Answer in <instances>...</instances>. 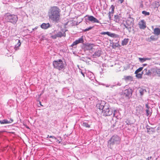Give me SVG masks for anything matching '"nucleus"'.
Here are the masks:
<instances>
[{
	"label": "nucleus",
	"instance_id": "obj_1",
	"mask_svg": "<svg viewBox=\"0 0 160 160\" xmlns=\"http://www.w3.org/2000/svg\"><path fill=\"white\" fill-rule=\"evenodd\" d=\"M60 10L58 7L53 6L51 7L48 12L50 20L53 22H58L60 18Z\"/></svg>",
	"mask_w": 160,
	"mask_h": 160
},
{
	"label": "nucleus",
	"instance_id": "obj_2",
	"mask_svg": "<svg viewBox=\"0 0 160 160\" xmlns=\"http://www.w3.org/2000/svg\"><path fill=\"white\" fill-rule=\"evenodd\" d=\"M18 17L17 15L12 14L9 13L6 14L5 19L8 22H10L14 24L16 23L18 20Z\"/></svg>",
	"mask_w": 160,
	"mask_h": 160
},
{
	"label": "nucleus",
	"instance_id": "obj_3",
	"mask_svg": "<svg viewBox=\"0 0 160 160\" xmlns=\"http://www.w3.org/2000/svg\"><path fill=\"white\" fill-rule=\"evenodd\" d=\"M53 65L54 68L61 70L64 68V64L62 61L61 59L58 60H55L53 62Z\"/></svg>",
	"mask_w": 160,
	"mask_h": 160
},
{
	"label": "nucleus",
	"instance_id": "obj_4",
	"mask_svg": "<svg viewBox=\"0 0 160 160\" xmlns=\"http://www.w3.org/2000/svg\"><path fill=\"white\" fill-rule=\"evenodd\" d=\"M51 38L53 39H55L57 38H60L62 36H65L66 34L64 32L62 33L61 32H58L57 34L55 33V32L51 33Z\"/></svg>",
	"mask_w": 160,
	"mask_h": 160
},
{
	"label": "nucleus",
	"instance_id": "obj_5",
	"mask_svg": "<svg viewBox=\"0 0 160 160\" xmlns=\"http://www.w3.org/2000/svg\"><path fill=\"white\" fill-rule=\"evenodd\" d=\"M125 22L131 30L132 27L134 25V20L133 18L131 17H129L126 21Z\"/></svg>",
	"mask_w": 160,
	"mask_h": 160
},
{
	"label": "nucleus",
	"instance_id": "obj_6",
	"mask_svg": "<svg viewBox=\"0 0 160 160\" xmlns=\"http://www.w3.org/2000/svg\"><path fill=\"white\" fill-rule=\"evenodd\" d=\"M103 115L105 116H110L112 114V110L109 108H106L102 111Z\"/></svg>",
	"mask_w": 160,
	"mask_h": 160
},
{
	"label": "nucleus",
	"instance_id": "obj_7",
	"mask_svg": "<svg viewBox=\"0 0 160 160\" xmlns=\"http://www.w3.org/2000/svg\"><path fill=\"white\" fill-rule=\"evenodd\" d=\"M84 42L83 37H82L81 38H79L78 40H76L75 41L73 42L71 45V46L73 47L80 43H83Z\"/></svg>",
	"mask_w": 160,
	"mask_h": 160
},
{
	"label": "nucleus",
	"instance_id": "obj_8",
	"mask_svg": "<svg viewBox=\"0 0 160 160\" xmlns=\"http://www.w3.org/2000/svg\"><path fill=\"white\" fill-rule=\"evenodd\" d=\"M138 25L141 29H144L146 27V23L143 20H141L139 22Z\"/></svg>",
	"mask_w": 160,
	"mask_h": 160
},
{
	"label": "nucleus",
	"instance_id": "obj_9",
	"mask_svg": "<svg viewBox=\"0 0 160 160\" xmlns=\"http://www.w3.org/2000/svg\"><path fill=\"white\" fill-rule=\"evenodd\" d=\"M88 20L91 22H92L93 23L97 22V23H99V22L98 20L96 19V18H94L93 16H88Z\"/></svg>",
	"mask_w": 160,
	"mask_h": 160
},
{
	"label": "nucleus",
	"instance_id": "obj_10",
	"mask_svg": "<svg viewBox=\"0 0 160 160\" xmlns=\"http://www.w3.org/2000/svg\"><path fill=\"white\" fill-rule=\"evenodd\" d=\"M101 54V51L100 50H98L96 51L94 54L92 55L93 58H97L100 56Z\"/></svg>",
	"mask_w": 160,
	"mask_h": 160
},
{
	"label": "nucleus",
	"instance_id": "obj_11",
	"mask_svg": "<svg viewBox=\"0 0 160 160\" xmlns=\"http://www.w3.org/2000/svg\"><path fill=\"white\" fill-rule=\"evenodd\" d=\"M96 107L97 109H98L100 110H103V109L105 108L104 106L103 105V104L102 103H98L96 105Z\"/></svg>",
	"mask_w": 160,
	"mask_h": 160
},
{
	"label": "nucleus",
	"instance_id": "obj_12",
	"mask_svg": "<svg viewBox=\"0 0 160 160\" xmlns=\"http://www.w3.org/2000/svg\"><path fill=\"white\" fill-rule=\"evenodd\" d=\"M132 95L131 90L129 89H126L125 90L124 95L126 97H128Z\"/></svg>",
	"mask_w": 160,
	"mask_h": 160
},
{
	"label": "nucleus",
	"instance_id": "obj_13",
	"mask_svg": "<svg viewBox=\"0 0 160 160\" xmlns=\"http://www.w3.org/2000/svg\"><path fill=\"white\" fill-rule=\"evenodd\" d=\"M15 41L16 42H17V43L15 45L14 48L16 51L19 49V48L20 46L21 43L20 40L16 39Z\"/></svg>",
	"mask_w": 160,
	"mask_h": 160
},
{
	"label": "nucleus",
	"instance_id": "obj_14",
	"mask_svg": "<svg viewBox=\"0 0 160 160\" xmlns=\"http://www.w3.org/2000/svg\"><path fill=\"white\" fill-rule=\"evenodd\" d=\"M13 121V120L12 119H11L9 121H8L7 119H4L0 121V123L1 124H7L10 123Z\"/></svg>",
	"mask_w": 160,
	"mask_h": 160
},
{
	"label": "nucleus",
	"instance_id": "obj_15",
	"mask_svg": "<svg viewBox=\"0 0 160 160\" xmlns=\"http://www.w3.org/2000/svg\"><path fill=\"white\" fill-rule=\"evenodd\" d=\"M147 132L149 134H152V133L155 132V130L153 128H149L148 126L146 127Z\"/></svg>",
	"mask_w": 160,
	"mask_h": 160
},
{
	"label": "nucleus",
	"instance_id": "obj_16",
	"mask_svg": "<svg viewBox=\"0 0 160 160\" xmlns=\"http://www.w3.org/2000/svg\"><path fill=\"white\" fill-rule=\"evenodd\" d=\"M41 27L42 29H47L50 27V25L48 23H43L41 25Z\"/></svg>",
	"mask_w": 160,
	"mask_h": 160
},
{
	"label": "nucleus",
	"instance_id": "obj_17",
	"mask_svg": "<svg viewBox=\"0 0 160 160\" xmlns=\"http://www.w3.org/2000/svg\"><path fill=\"white\" fill-rule=\"evenodd\" d=\"M154 33L157 35L160 34V29L158 28H156L154 29Z\"/></svg>",
	"mask_w": 160,
	"mask_h": 160
},
{
	"label": "nucleus",
	"instance_id": "obj_18",
	"mask_svg": "<svg viewBox=\"0 0 160 160\" xmlns=\"http://www.w3.org/2000/svg\"><path fill=\"white\" fill-rule=\"evenodd\" d=\"M128 39L125 38L123 39L122 42V46L126 45L128 41Z\"/></svg>",
	"mask_w": 160,
	"mask_h": 160
},
{
	"label": "nucleus",
	"instance_id": "obj_19",
	"mask_svg": "<svg viewBox=\"0 0 160 160\" xmlns=\"http://www.w3.org/2000/svg\"><path fill=\"white\" fill-rule=\"evenodd\" d=\"M151 59L149 58H139V60L141 62H143L147 60H150Z\"/></svg>",
	"mask_w": 160,
	"mask_h": 160
},
{
	"label": "nucleus",
	"instance_id": "obj_20",
	"mask_svg": "<svg viewBox=\"0 0 160 160\" xmlns=\"http://www.w3.org/2000/svg\"><path fill=\"white\" fill-rule=\"evenodd\" d=\"M109 36L114 38H119V35L114 33H111L110 32Z\"/></svg>",
	"mask_w": 160,
	"mask_h": 160
},
{
	"label": "nucleus",
	"instance_id": "obj_21",
	"mask_svg": "<svg viewBox=\"0 0 160 160\" xmlns=\"http://www.w3.org/2000/svg\"><path fill=\"white\" fill-rule=\"evenodd\" d=\"M114 21L116 22H119L120 21L119 17L117 15H115L114 16Z\"/></svg>",
	"mask_w": 160,
	"mask_h": 160
},
{
	"label": "nucleus",
	"instance_id": "obj_22",
	"mask_svg": "<svg viewBox=\"0 0 160 160\" xmlns=\"http://www.w3.org/2000/svg\"><path fill=\"white\" fill-rule=\"evenodd\" d=\"M120 139V138L117 135H113L111 139V140H118Z\"/></svg>",
	"mask_w": 160,
	"mask_h": 160
},
{
	"label": "nucleus",
	"instance_id": "obj_23",
	"mask_svg": "<svg viewBox=\"0 0 160 160\" xmlns=\"http://www.w3.org/2000/svg\"><path fill=\"white\" fill-rule=\"evenodd\" d=\"M151 109L150 108H146V115L147 116H148L149 115H150L151 114V111L150 109Z\"/></svg>",
	"mask_w": 160,
	"mask_h": 160
},
{
	"label": "nucleus",
	"instance_id": "obj_24",
	"mask_svg": "<svg viewBox=\"0 0 160 160\" xmlns=\"http://www.w3.org/2000/svg\"><path fill=\"white\" fill-rule=\"evenodd\" d=\"M155 74L157 76L160 77V69H157L155 71Z\"/></svg>",
	"mask_w": 160,
	"mask_h": 160
},
{
	"label": "nucleus",
	"instance_id": "obj_25",
	"mask_svg": "<svg viewBox=\"0 0 160 160\" xmlns=\"http://www.w3.org/2000/svg\"><path fill=\"white\" fill-rule=\"evenodd\" d=\"M155 8H158L160 6L159 2L155 1L153 3Z\"/></svg>",
	"mask_w": 160,
	"mask_h": 160
},
{
	"label": "nucleus",
	"instance_id": "obj_26",
	"mask_svg": "<svg viewBox=\"0 0 160 160\" xmlns=\"http://www.w3.org/2000/svg\"><path fill=\"white\" fill-rule=\"evenodd\" d=\"M143 71H145V74L147 75H150L151 73L150 70H147V69H144Z\"/></svg>",
	"mask_w": 160,
	"mask_h": 160
},
{
	"label": "nucleus",
	"instance_id": "obj_27",
	"mask_svg": "<svg viewBox=\"0 0 160 160\" xmlns=\"http://www.w3.org/2000/svg\"><path fill=\"white\" fill-rule=\"evenodd\" d=\"M122 25H123L124 26L125 28H127V29L129 31V32H130V31H131L129 27L128 26V25H127V24H126V22H125V23H123L122 24Z\"/></svg>",
	"mask_w": 160,
	"mask_h": 160
},
{
	"label": "nucleus",
	"instance_id": "obj_28",
	"mask_svg": "<svg viewBox=\"0 0 160 160\" xmlns=\"http://www.w3.org/2000/svg\"><path fill=\"white\" fill-rule=\"evenodd\" d=\"M143 67H140L139 68H138V69H137L135 72V74H137L139 72H141L142 69Z\"/></svg>",
	"mask_w": 160,
	"mask_h": 160
},
{
	"label": "nucleus",
	"instance_id": "obj_29",
	"mask_svg": "<svg viewBox=\"0 0 160 160\" xmlns=\"http://www.w3.org/2000/svg\"><path fill=\"white\" fill-rule=\"evenodd\" d=\"M82 125L83 127L87 128H88L90 127V125L87 123L85 122H83Z\"/></svg>",
	"mask_w": 160,
	"mask_h": 160
},
{
	"label": "nucleus",
	"instance_id": "obj_30",
	"mask_svg": "<svg viewBox=\"0 0 160 160\" xmlns=\"http://www.w3.org/2000/svg\"><path fill=\"white\" fill-rule=\"evenodd\" d=\"M111 10L110 12H110V13H111L112 16L113 14V13L114 11V6L113 5H112L111 6Z\"/></svg>",
	"mask_w": 160,
	"mask_h": 160
},
{
	"label": "nucleus",
	"instance_id": "obj_31",
	"mask_svg": "<svg viewBox=\"0 0 160 160\" xmlns=\"http://www.w3.org/2000/svg\"><path fill=\"white\" fill-rule=\"evenodd\" d=\"M142 13L145 15V16H148L150 14V13L149 12H147L145 11H143L142 12Z\"/></svg>",
	"mask_w": 160,
	"mask_h": 160
},
{
	"label": "nucleus",
	"instance_id": "obj_32",
	"mask_svg": "<svg viewBox=\"0 0 160 160\" xmlns=\"http://www.w3.org/2000/svg\"><path fill=\"white\" fill-rule=\"evenodd\" d=\"M110 32H102L101 34L102 35H105L107 34L108 36H109L110 34Z\"/></svg>",
	"mask_w": 160,
	"mask_h": 160
},
{
	"label": "nucleus",
	"instance_id": "obj_33",
	"mask_svg": "<svg viewBox=\"0 0 160 160\" xmlns=\"http://www.w3.org/2000/svg\"><path fill=\"white\" fill-rule=\"evenodd\" d=\"M144 90L142 89H140L139 90V92L140 94L141 95H142L143 94L144 92Z\"/></svg>",
	"mask_w": 160,
	"mask_h": 160
},
{
	"label": "nucleus",
	"instance_id": "obj_34",
	"mask_svg": "<svg viewBox=\"0 0 160 160\" xmlns=\"http://www.w3.org/2000/svg\"><path fill=\"white\" fill-rule=\"evenodd\" d=\"M93 28V27H89V28H87L85 29V30H84V32H86V31H89V30L91 29L92 28Z\"/></svg>",
	"mask_w": 160,
	"mask_h": 160
},
{
	"label": "nucleus",
	"instance_id": "obj_35",
	"mask_svg": "<svg viewBox=\"0 0 160 160\" xmlns=\"http://www.w3.org/2000/svg\"><path fill=\"white\" fill-rule=\"evenodd\" d=\"M136 77L137 78H142V74H138L137 73V74H136Z\"/></svg>",
	"mask_w": 160,
	"mask_h": 160
},
{
	"label": "nucleus",
	"instance_id": "obj_36",
	"mask_svg": "<svg viewBox=\"0 0 160 160\" xmlns=\"http://www.w3.org/2000/svg\"><path fill=\"white\" fill-rule=\"evenodd\" d=\"M131 78V76H126V77H125V79L126 80L130 79Z\"/></svg>",
	"mask_w": 160,
	"mask_h": 160
},
{
	"label": "nucleus",
	"instance_id": "obj_37",
	"mask_svg": "<svg viewBox=\"0 0 160 160\" xmlns=\"http://www.w3.org/2000/svg\"><path fill=\"white\" fill-rule=\"evenodd\" d=\"M112 16L111 13H110V12H109L108 13V17H109V18L110 20H111V18Z\"/></svg>",
	"mask_w": 160,
	"mask_h": 160
},
{
	"label": "nucleus",
	"instance_id": "obj_38",
	"mask_svg": "<svg viewBox=\"0 0 160 160\" xmlns=\"http://www.w3.org/2000/svg\"><path fill=\"white\" fill-rule=\"evenodd\" d=\"M150 38L153 40H155V38H154V36H151L150 37Z\"/></svg>",
	"mask_w": 160,
	"mask_h": 160
},
{
	"label": "nucleus",
	"instance_id": "obj_39",
	"mask_svg": "<svg viewBox=\"0 0 160 160\" xmlns=\"http://www.w3.org/2000/svg\"><path fill=\"white\" fill-rule=\"evenodd\" d=\"M145 106L146 108H150L148 106V103H147L145 104Z\"/></svg>",
	"mask_w": 160,
	"mask_h": 160
},
{
	"label": "nucleus",
	"instance_id": "obj_40",
	"mask_svg": "<svg viewBox=\"0 0 160 160\" xmlns=\"http://www.w3.org/2000/svg\"><path fill=\"white\" fill-rule=\"evenodd\" d=\"M124 0H118V2H120V3H122L124 1Z\"/></svg>",
	"mask_w": 160,
	"mask_h": 160
},
{
	"label": "nucleus",
	"instance_id": "obj_41",
	"mask_svg": "<svg viewBox=\"0 0 160 160\" xmlns=\"http://www.w3.org/2000/svg\"><path fill=\"white\" fill-rule=\"evenodd\" d=\"M117 112V111L115 110L114 111V112H113V116H115V117H116V115H115V113Z\"/></svg>",
	"mask_w": 160,
	"mask_h": 160
},
{
	"label": "nucleus",
	"instance_id": "obj_42",
	"mask_svg": "<svg viewBox=\"0 0 160 160\" xmlns=\"http://www.w3.org/2000/svg\"><path fill=\"white\" fill-rule=\"evenodd\" d=\"M49 138H52L53 139L55 138V137H53V136H50L49 137Z\"/></svg>",
	"mask_w": 160,
	"mask_h": 160
},
{
	"label": "nucleus",
	"instance_id": "obj_43",
	"mask_svg": "<svg viewBox=\"0 0 160 160\" xmlns=\"http://www.w3.org/2000/svg\"><path fill=\"white\" fill-rule=\"evenodd\" d=\"M117 85H118V86H120L121 85V84L119 83H118L117 84Z\"/></svg>",
	"mask_w": 160,
	"mask_h": 160
},
{
	"label": "nucleus",
	"instance_id": "obj_44",
	"mask_svg": "<svg viewBox=\"0 0 160 160\" xmlns=\"http://www.w3.org/2000/svg\"><path fill=\"white\" fill-rule=\"evenodd\" d=\"M81 72L82 75L84 77V74L82 72Z\"/></svg>",
	"mask_w": 160,
	"mask_h": 160
},
{
	"label": "nucleus",
	"instance_id": "obj_45",
	"mask_svg": "<svg viewBox=\"0 0 160 160\" xmlns=\"http://www.w3.org/2000/svg\"><path fill=\"white\" fill-rule=\"evenodd\" d=\"M147 65V64H143V66H146Z\"/></svg>",
	"mask_w": 160,
	"mask_h": 160
},
{
	"label": "nucleus",
	"instance_id": "obj_46",
	"mask_svg": "<svg viewBox=\"0 0 160 160\" xmlns=\"http://www.w3.org/2000/svg\"><path fill=\"white\" fill-rule=\"evenodd\" d=\"M57 141L58 142V143H60V141Z\"/></svg>",
	"mask_w": 160,
	"mask_h": 160
},
{
	"label": "nucleus",
	"instance_id": "obj_47",
	"mask_svg": "<svg viewBox=\"0 0 160 160\" xmlns=\"http://www.w3.org/2000/svg\"><path fill=\"white\" fill-rule=\"evenodd\" d=\"M40 104L41 105H42L40 102Z\"/></svg>",
	"mask_w": 160,
	"mask_h": 160
}]
</instances>
